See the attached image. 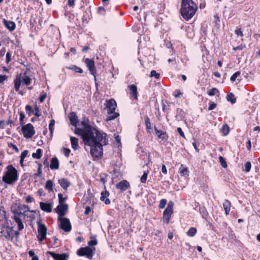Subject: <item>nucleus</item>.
Returning a JSON list of instances; mask_svg holds the SVG:
<instances>
[{"label": "nucleus", "mask_w": 260, "mask_h": 260, "mask_svg": "<svg viewBox=\"0 0 260 260\" xmlns=\"http://www.w3.org/2000/svg\"><path fill=\"white\" fill-rule=\"evenodd\" d=\"M85 145L90 147V153L93 157L99 158L103 154V146L108 143L107 135L95 127L77 130Z\"/></svg>", "instance_id": "1"}, {"label": "nucleus", "mask_w": 260, "mask_h": 260, "mask_svg": "<svg viewBox=\"0 0 260 260\" xmlns=\"http://www.w3.org/2000/svg\"><path fill=\"white\" fill-rule=\"evenodd\" d=\"M197 6L192 0H182L181 4V14L182 17L188 20L195 14Z\"/></svg>", "instance_id": "2"}, {"label": "nucleus", "mask_w": 260, "mask_h": 260, "mask_svg": "<svg viewBox=\"0 0 260 260\" xmlns=\"http://www.w3.org/2000/svg\"><path fill=\"white\" fill-rule=\"evenodd\" d=\"M7 169V171L3 177V181L7 184H12L18 180V172L12 165H9Z\"/></svg>", "instance_id": "3"}, {"label": "nucleus", "mask_w": 260, "mask_h": 260, "mask_svg": "<svg viewBox=\"0 0 260 260\" xmlns=\"http://www.w3.org/2000/svg\"><path fill=\"white\" fill-rule=\"evenodd\" d=\"M94 247H90L86 246L85 247L80 248L77 252V254L79 256H85L89 259H92L93 255V252L95 251Z\"/></svg>", "instance_id": "4"}, {"label": "nucleus", "mask_w": 260, "mask_h": 260, "mask_svg": "<svg viewBox=\"0 0 260 260\" xmlns=\"http://www.w3.org/2000/svg\"><path fill=\"white\" fill-rule=\"evenodd\" d=\"M173 202L170 201L167 205V208L163 212L164 222L167 224H169L171 217L173 213Z\"/></svg>", "instance_id": "5"}, {"label": "nucleus", "mask_w": 260, "mask_h": 260, "mask_svg": "<svg viewBox=\"0 0 260 260\" xmlns=\"http://www.w3.org/2000/svg\"><path fill=\"white\" fill-rule=\"evenodd\" d=\"M38 235L37 238L38 240L41 242L46 237L47 228L44 224L41 223L40 221H37Z\"/></svg>", "instance_id": "6"}, {"label": "nucleus", "mask_w": 260, "mask_h": 260, "mask_svg": "<svg viewBox=\"0 0 260 260\" xmlns=\"http://www.w3.org/2000/svg\"><path fill=\"white\" fill-rule=\"evenodd\" d=\"M23 136L26 138H31L35 134V131L33 125L30 123H28L21 128Z\"/></svg>", "instance_id": "7"}, {"label": "nucleus", "mask_w": 260, "mask_h": 260, "mask_svg": "<svg viewBox=\"0 0 260 260\" xmlns=\"http://www.w3.org/2000/svg\"><path fill=\"white\" fill-rule=\"evenodd\" d=\"M58 220L60 221L59 227L66 232L71 231L72 226L70 220L67 218L59 217Z\"/></svg>", "instance_id": "8"}, {"label": "nucleus", "mask_w": 260, "mask_h": 260, "mask_svg": "<svg viewBox=\"0 0 260 260\" xmlns=\"http://www.w3.org/2000/svg\"><path fill=\"white\" fill-rule=\"evenodd\" d=\"M85 62L86 64V66L88 68L90 73L94 76V80L95 81L96 80L95 76L96 70L94 66V61L92 59L86 58L85 59Z\"/></svg>", "instance_id": "9"}, {"label": "nucleus", "mask_w": 260, "mask_h": 260, "mask_svg": "<svg viewBox=\"0 0 260 260\" xmlns=\"http://www.w3.org/2000/svg\"><path fill=\"white\" fill-rule=\"evenodd\" d=\"M13 227H9V226H3L1 229V234L2 236L5 237L6 239H9L12 238Z\"/></svg>", "instance_id": "10"}, {"label": "nucleus", "mask_w": 260, "mask_h": 260, "mask_svg": "<svg viewBox=\"0 0 260 260\" xmlns=\"http://www.w3.org/2000/svg\"><path fill=\"white\" fill-rule=\"evenodd\" d=\"M47 253L50 255L55 260H68L69 255L67 253L57 254L52 251H48Z\"/></svg>", "instance_id": "11"}, {"label": "nucleus", "mask_w": 260, "mask_h": 260, "mask_svg": "<svg viewBox=\"0 0 260 260\" xmlns=\"http://www.w3.org/2000/svg\"><path fill=\"white\" fill-rule=\"evenodd\" d=\"M130 187L129 183L126 180H122L116 184V188L119 189L122 192L126 190Z\"/></svg>", "instance_id": "12"}, {"label": "nucleus", "mask_w": 260, "mask_h": 260, "mask_svg": "<svg viewBox=\"0 0 260 260\" xmlns=\"http://www.w3.org/2000/svg\"><path fill=\"white\" fill-rule=\"evenodd\" d=\"M68 209V206L67 204H59L56 208V213L59 215V217L62 218L65 215Z\"/></svg>", "instance_id": "13"}, {"label": "nucleus", "mask_w": 260, "mask_h": 260, "mask_svg": "<svg viewBox=\"0 0 260 260\" xmlns=\"http://www.w3.org/2000/svg\"><path fill=\"white\" fill-rule=\"evenodd\" d=\"M40 207L42 211L50 213L52 211V205L51 203L40 202Z\"/></svg>", "instance_id": "14"}, {"label": "nucleus", "mask_w": 260, "mask_h": 260, "mask_svg": "<svg viewBox=\"0 0 260 260\" xmlns=\"http://www.w3.org/2000/svg\"><path fill=\"white\" fill-rule=\"evenodd\" d=\"M88 119H86L85 118H84L81 122V127H76L75 128V134L78 135H79L80 136V133H78V131L77 130H79V129H82V130H84L87 127H92L91 126H90L88 123Z\"/></svg>", "instance_id": "15"}, {"label": "nucleus", "mask_w": 260, "mask_h": 260, "mask_svg": "<svg viewBox=\"0 0 260 260\" xmlns=\"http://www.w3.org/2000/svg\"><path fill=\"white\" fill-rule=\"evenodd\" d=\"M106 108L108 109V111H115L117 107V104L114 99H110L107 101Z\"/></svg>", "instance_id": "16"}, {"label": "nucleus", "mask_w": 260, "mask_h": 260, "mask_svg": "<svg viewBox=\"0 0 260 260\" xmlns=\"http://www.w3.org/2000/svg\"><path fill=\"white\" fill-rule=\"evenodd\" d=\"M156 136L161 140H167L168 139V135L166 132L158 130L156 127L154 128Z\"/></svg>", "instance_id": "17"}, {"label": "nucleus", "mask_w": 260, "mask_h": 260, "mask_svg": "<svg viewBox=\"0 0 260 260\" xmlns=\"http://www.w3.org/2000/svg\"><path fill=\"white\" fill-rule=\"evenodd\" d=\"M109 196V192L108 191H107V190L103 191L101 192V196L100 198V200L104 202L106 205H109L111 203V201L109 200V199L108 198Z\"/></svg>", "instance_id": "18"}, {"label": "nucleus", "mask_w": 260, "mask_h": 260, "mask_svg": "<svg viewBox=\"0 0 260 260\" xmlns=\"http://www.w3.org/2000/svg\"><path fill=\"white\" fill-rule=\"evenodd\" d=\"M14 88L16 91L18 92V93L21 95H23V93L21 90H19L20 86L21 85V80L20 77H17L14 81Z\"/></svg>", "instance_id": "19"}, {"label": "nucleus", "mask_w": 260, "mask_h": 260, "mask_svg": "<svg viewBox=\"0 0 260 260\" xmlns=\"http://www.w3.org/2000/svg\"><path fill=\"white\" fill-rule=\"evenodd\" d=\"M130 90V94L135 100L138 99L137 87L135 85L132 84L128 86Z\"/></svg>", "instance_id": "20"}, {"label": "nucleus", "mask_w": 260, "mask_h": 260, "mask_svg": "<svg viewBox=\"0 0 260 260\" xmlns=\"http://www.w3.org/2000/svg\"><path fill=\"white\" fill-rule=\"evenodd\" d=\"M50 168L52 170H57L59 168V161L56 157L51 159Z\"/></svg>", "instance_id": "21"}, {"label": "nucleus", "mask_w": 260, "mask_h": 260, "mask_svg": "<svg viewBox=\"0 0 260 260\" xmlns=\"http://www.w3.org/2000/svg\"><path fill=\"white\" fill-rule=\"evenodd\" d=\"M58 183L60 184L61 187L65 190H67L70 185V182L64 178L59 179Z\"/></svg>", "instance_id": "22"}, {"label": "nucleus", "mask_w": 260, "mask_h": 260, "mask_svg": "<svg viewBox=\"0 0 260 260\" xmlns=\"http://www.w3.org/2000/svg\"><path fill=\"white\" fill-rule=\"evenodd\" d=\"M119 115L118 113L115 112V111H108V115L107 117V121H111L115 119Z\"/></svg>", "instance_id": "23"}, {"label": "nucleus", "mask_w": 260, "mask_h": 260, "mask_svg": "<svg viewBox=\"0 0 260 260\" xmlns=\"http://www.w3.org/2000/svg\"><path fill=\"white\" fill-rule=\"evenodd\" d=\"M69 118L71 124L76 127H77V124L78 122L77 116L74 113H72L69 116Z\"/></svg>", "instance_id": "24"}, {"label": "nucleus", "mask_w": 260, "mask_h": 260, "mask_svg": "<svg viewBox=\"0 0 260 260\" xmlns=\"http://www.w3.org/2000/svg\"><path fill=\"white\" fill-rule=\"evenodd\" d=\"M4 24L5 26L10 31H13L15 28V23L13 21H7L5 19Z\"/></svg>", "instance_id": "25"}, {"label": "nucleus", "mask_w": 260, "mask_h": 260, "mask_svg": "<svg viewBox=\"0 0 260 260\" xmlns=\"http://www.w3.org/2000/svg\"><path fill=\"white\" fill-rule=\"evenodd\" d=\"M13 219L18 224L19 231H21L24 228V225L21 219V217L14 216Z\"/></svg>", "instance_id": "26"}, {"label": "nucleus", "mask_w": 260, "mask_h": 260, "mask_svg": "<svg viewBox=\"0 0 260 260\" xmlns=\"http://www.w3.org/2000/svg\"><path fill=\"white\" fill-rule=\"evenodd\" d=\"M231 205V202L228 200H225L223 203V207L226 215H228L230 212Z\"/></svg>", "instance_id": "27"}, {"label": "nucleus", "mask_w": 260, "mask_h": 260, "mask_svg": "<svg viewBox=\"0 0 260 260\" xmlns=\"http://www.w3.org/2000/svg\"><path fill=\"white\" fill-rule=\"evenodd\" d=\"M70 140L72 148L76 150L79 147L78 139L74 137H71Z\"/></svg>", "instance_id": "28"}, {"label": "nucleus", "mask_w": 260, "mask_h": 260, "mask_svg": "<svg viewBox=\"0 0 260 260\" xmlns=\"http://www.w3.org/2000/svg\"><path fill=\"white\" fill-rule=\"evenodd\" d=\"M177 114L175 116L176 120L180 121L183 119L184 117V115L182 110L177 109Z\"/></svg>", "instance_id": "29"}, {"label": "nucleus", "mask_w": 260, "mask_h": 260, "mask_svg": "<svg viewBox=\"0 0 260 260\" xmlns=\"http://www.w3.org/2000/svg\"><path fill=\"white\" fill-rule=\"evenodd\" d=\"M53 182L51 180H48L45 186V188L49 191H53Z\"/></svg>", "instance_id": "30"}, {"label": "nucleus", "mask_w": 260, "mask_h": 260, "mask_svg": "<svg viewBox=\"0 0 260 260\" xmlns=\"http://www.w3.org/2000/svg\"><path fill=\"white\" fill-rule=\"evenodd\" d=\"M67 68L69 70H73L76 73H82L83 70L81 68H79L76 66H71V67H68Z\"/></svg>", "instance_id": "31"}, {"label": "nucleus", "mask_w": 260, "mask_h": 260, "mask_svg": "<svg viewBox=\"0 0 260 260\" xmlns=\"http://www.w3.org/2000/svg\"><path fill=\"white\" fill-rule=\"evenodd\" d=\"M221 131L223 136H226L230 132V127L227 124H224L222 125Z\"/></svg>", "instance_id": "32"}, {"label": "nucleus", "mask_w": 260, "mask_h": 260, "mask_svg": "<svg viewBox=\"0 0 260 260\" xmlns=\"http://www.w3.org/2000/svg\"><path fill=\"white\" fill-rule=\"evenodd\" d=\"M227 101L230 102L232 104H235L236 102V99L233 93H229L227 94Z\"/></svg>", "instance_id": "33"}, {"label": "nucleus", "mask_w": 260, "mask_h": 260, "mask_svg": "<svg viewBox=\"0 0 260 260\" xmlns=\"http://www.w3.org/2000/svg\"><path fill=\"white\" fill-rule=\"evenodd\" d=\"M32 157L37 159L41 158L42 157V150L40 148L38 149L36 153L32 154Z\"/></svg>", "instance_id": "34"}, {"label": "nucleus", "mask_w": 260, "mask_h": 260, "mask_svg": "<svg viewBox=\"0 0 260 260\" xmlns=\"http://www.w3.org/2000/svg\"><path fill=\"white\" fill-rule=\"evenodd\" d=\"M12 213L13 214L14 216H19V217H21L22 216H24L25 215V211H19L18 210H12Z\"/></svg>", "instance_id": "35"}, {"label": "nucleus", "mask_w": 260, "mask_h": 260, "mask_svg": "<svg viewBox=\"0 0 260 260\" xmlns=\"http://www.w3.org/2000/svg\"><path fill=\"white\" fill-rule=\"evenodd\" d=\"M207 93L210 96H213L217 94H219V90L216 88H212V89H209Z\"/></svg>", "instance_id": "36"}, {"label": "nucleus", "mask_w": 260, "mask_h": 260, "mask_svg": "<svg viewBox=\"0 0 260 260\" xmlns=\"http://www.w3.org/2000/svg\"><path fill=\"white\" fill-rule=\"evenodd\" d=\"M197 233V229L196 228L192 227L189 229L187 232V234L189 237L194 236Z\"/></svg>", "instance_id": "37"}, {"label": "nucleus", "mask_w": 260, "mask_h": 260, "mask_svg": "<svg viewBox=\"0 0 260 260\" xmlns=\"http://www.w3.org/2000/svg\"><path fill=\"white\" fill-rule=\"evenodd\" d=\"M91 240L88 242V245L89 246H93L97 245L98 244V241L96 239L95 236H92L91 237Z\"/></svg>", "instance_id": "38"}, {"label": "nucleus", "mask_w": 260, "mask_h": 260, "mask_svg": "<svg viewBox=\"0 0 260 260\" xmlns=\"http://www.w3.org/2000/svg\"><path fill=\"white\" fill-rule=\"evenodd\" d=\"M31 79L28 76H24L22 79V82L25 85L28 86L30 84Z\"/></svg>", "instance_id": "39"}, {"label": "nucleus", "mask_w": 260, "mask_h": 260, "mask_svg": "<svg viewBox=\"0 0 260 260\" xmlns=\"http://www.w3.org/2000/svg\"><path fill=\"white\" fill-rule=\"evenodd\" d=\"M180 174L182 176H188L189 172L187 168L184 167L183 168H180L179 169Z\"/></svg>", "instance_id": "40"}, {"label": "nucleus", "mask_w": 260, "mask_h": 260, "mask_svg": "<svg viewBox=\"0 0 260 260\" xmlns=\"http://www.w3.org/2000/svg\"><path fill=\"white\" fill-rule=\"evenodd\" d=\"M25 110L29 116H31L34 114V109L30 105H27L25 106Z\"/></svg>", "instance_id": "41"}, {"label": "nucleus", "mask_w": 260, "mask_h": 260, "mask_svg": "<svg viewBox=\"0 0 260 260\" xmlns=\"http://www.w3.org/2000/svg\"><path fill=\"white\" fill-rule=\"evenodd\" d=\"M251 168V164L250 161H247L244 165V169L245 172L248 173L250 171Z\"/></svg>", "instance_id": "42"}, {"label": "nucleus", "mask_w": 260, "mask_h": 260, "mask_svg": "<svg viewBox=\"0 0 260 260\" xmlns=\"http://www.w3.org/2000/svg\"><path fill=\"white\" fill-rule=\"evenodd\" d=\"M55 124V120L52 119L50 121V123L49 124V129L50 131V134L52 135L54 131V126Z\"/></svg>", "instance_id": "43"}, {"label": "nucleus", "mask_w": 260, "mask_h": 260, "mask_svg": "<svg viewBox=\"0 0 260 260\" xmlns=\"http://www.w3.org/2000/svg\"><path fill=\"white\" fill-rule=\"evenodd\" d=\"M219 160L221 166L224 168H226L228 165L226 164L225 159L222 156H220L219 157Z\"/></svg>", "instance_id": "44"}, {"label": "nucleus", "mask_w": 260, "mask_h": 260, "mask_svg": "<svg viewBox=\"0 0 260 260\" xmlns=\"http://www.w3.org/2000/svg\"><path fill=\"white\" fill-rule=\"evenodd\" d=\"M241 74L240 72L237 71L236 73H235L231 77L230 80L232 82H234L235 81L236 78L239 76Z\"/></svg>", "instance_id": "45"}, {"label": "nucleus", "mask_w": 260, "mask_h": 260, "mask_svg": "<svg viewBox=\"0 0 260 260\" xmlns=\"http://www.w3.org/2000/svg\"><path fill=\"white\" fill-rule=\"evenodd\" d=\"M145 124L147 129H151V123L150 121V119L148 116H146L145 117Z\"/></svg>", "instance_id": "46"}, {"label": "nucleus", "mask_w": 260, "mask_h": 260, "mask_svg": "<svg viewBox=\"0 0 260 260\" xmlns=\"http://www.w3.org/2000/svg\"><path fill=\"white\" fill-rule=\"evenodd\" d=\"M25 209H27V211H30V212H33L34 211H30L29 210V207L27 205H20L18 206V208L17 210H19V211H23V210Z\"/></svg>", "instance_id": "47"}, {"label": "nucleus", "mask_w": 260, "mask_h": 260, "mask_svg": "<svg viewBox=\"0 0 260 260\" xmlns=\"http://www.w3.org/2000/svg\"><path fill=\"white\" fill-rule=\"evenodd\" d=\"M58 197L59 199V204H62L67 200V198H63L62 194L61 193H59L58 194Z\"/></svg>", "instance_id": "48"}, {"label": "nucleus", "mask_w": 260, "mask_h": 260, "mask_svg": "<svg viewBox=\"0 0 260 260\" xmlns=\"http://www.w3.org/2000/svg\"><path fill=\"white\" fill-rule=\"evenodd\" d=\"M167 201L166 199H161L158 206L159 208L160 209H164L167 204Z\"/></svg>", "instance_id": "49"}, {"label": "nucleus", "mask_w": 260, "mask_h": 260, "mask_svg": "<svg viewBox=\"0 0 260 260\" xmlns=\"http://www.w3.org/2000/svg\"><path fill=\"white\" fill-rule=\"evenodd\" d=\"M150 76L151 77H154L155 79H158L160 75L159 73H156L155 70H152L150 73Z\"/></svg>", "instance_id": "50"}, {"label": "nucleus", "mask_w": 260, "mask_h": 260, "mask_svg": "<svg viewBox=\"0 0 260 260\" xmlns=\"http://www.w3.org/2000/svg\"><path fill=\"white\" fill-rule=\"evenodd\" d=\"M147 178V173L144 172L143 175L141 177V182L142 183H145Z\"/></svg>", "instance_id": "51"}, {"label": "nucleus", "mask_w": 260, "mask_h": 260, "mask_svg": "<svg viewBox=\"0 0 260 260\" xmlns=\"http://www.w3.org/2000/svg\"><path fill=\"white\" fill-rule=\"evenodd\" d=\"M20 115V121L21 123V125H23L24 124L23 120L25 118V114L23 112H20L19 113Z\"/></svg>", "instance_id": "52"}, {"label": "nucleus", "mask_w": 260, "mask_h": 260, "mask_svg": "<svg viewBox=\"0 0 260 260\" xmlns=\"http://www.w3.org/2000/svg\"><path fill=\"white\" fill-rule=\"evenodd\" d=\"M216 104L214 102H210L209 106L208 107V110H209V111L212 110L214 109H215L216 108Z\"/></svg>", "instance_id": "53"}, {"label": "nucleus", "mask_w": 260, "mask_h": 260, "mask_svg": "<svg viewBox=\"0 0 260 260\" xmlns=\"http://www.w3.org/2000/svg\"><path fill=\"white\" fill-rule=\"evenodd\" d=\"M34 114L37 117H40V114H39V109L38 106H36L35 110H34Z\"/></svg>", "instance_id": "54"}, {"label": "nucleus", "mask_w": 260, "mask_h": 260, "mask_svg": "<svg viewBox=\"0 0 260 260\" xmlns=\"http://www.w3.org/2000/svg\"><path fill=\"white\" fill-rule=\"evenodd\" d=\"M11 60V54L10 52H8L6 53V63H9Z\"/></svg>", "instance_id": "55"}, {"label": "nucleus", "mask_w": 260, "mask_h": 260, "mask_svg": "<svg viewBox=\"0 0 260 260\" xmlns=\"http://www.w3.org/2000/svg\"><path fill=\"white\" fill-rule=\"evenodd\" d=\"M28 151L27 150H24L22 152L20 157H22V159H24L27 155L28 154Z\"/></svg>", "instance_id": "56"}, {"label": "nucleus", "mask_w": 260, "mask_h": 260, "mask_svg": "<svg viewBox=\"0 0 260 260\" xmlns=\"http://www.w3.org/2000/svg\"><path fill=\"white\" fill-rule=\"evenodd\" d=\"M235 34L237 36H241V37H243V34L242 31L241 30V29L240 28L237 29L235 30Z\"/></svg>", "instance_id": "57"}, {"label": "nucleus", "mask_w": 260, "mask_h": 260, "mask_svg": "<svg viewBox=\"0 0 260 260\" xmlns=\"http://www.w3.org/2000/svg\"><path fill=\"white\" fill-rule=\"evenodd\" d=\"M64 154L66 157H68L70 153V150L68 148H64L63 149Z\"/></svg>", "instance_id": "58"}, {"label": "nucleus", "mask_w": 260, "mask_h": 260, "mask_svg": "<svg viewBox=\"0 0 260 260\" xmlns=\"http://www.w3.org/2000/svg\"><path fill=\"white\" fill-rule=\"evenodd\" d=\"M177 131L182 137H183L184 138H185L184 134L183 132L182 131L181 127H178L177 129Z\"/></svg>", "instance_id": "59"}, {"label": "nucleus", "mask_w": 260, "mask_h": 260, "mask_svg": "<svg viewBox=\"0 0 260 260\" xmlns=\"http://www.w3.org/2000/svg\"><path fill=\"white\" fill-rule=\"evenodd\" d=\"M9 146L13 148L17 152H19V149L18 148L16 145L13 143H10L9 144Z\"/></svg>", "instance_id": "60"}, {"label": "nucleus", "mask_w": 260, "mask_h": 260, "mask_svg": "<svg viewBox=\"0 0 260 260\" xmlns=\"http://www.w3.org/2000/svg\"><path fill=\"white\" fill-rule=\"evenodd\" d=\"M46 96L47 94L46 93L41 95L39 98L40 102L43 103L44 101L45 98H46Z\"/></svg>", "instance_id": "61"}, {"label": "nucleus", "mask_w": 260, "mask_h": 260, "mask_svg": "<svg viewBox=\"0 0 260 260\" xmlns=\"http://www.w3.org/2000/svg\"><path fill=\"white\" fill-rule=\"evenodd\" d=\"M8 78L6 75H0V83H3Z\"/></svg>", "instance_id": "62"}, {"label": "nucleus", "mask_w": 260, "mask_h": 260, "mask_svg": "<svg viewBox=\"0 0 260 260\" xmlns=\"http://www.w3.org/2000/svg\"><path fill=\"white\" fill-rule=\"evenodd\" d=\"M245 47V46L244 45H240L238 46H237L236 47H234L233 48L234 50H242Z\"/></svg>", "instance_id": "63"}, {"label": "nucleus", "mask_w": 260, "mask_h": 260, "mask_svg": "<svg viewBox=\"0 0 260 260\" xmlns=\"http://www.w3.org/2000/svg\"><path fill=\"white\" fill-rule=\"evenodd\" d=\"M25 201L26 202H27V203H30L31 202H32V198H31V197H30V196H28L27 197H26L25 198Z\"/></svg>", "instance_id": "64"}]
</instances>
